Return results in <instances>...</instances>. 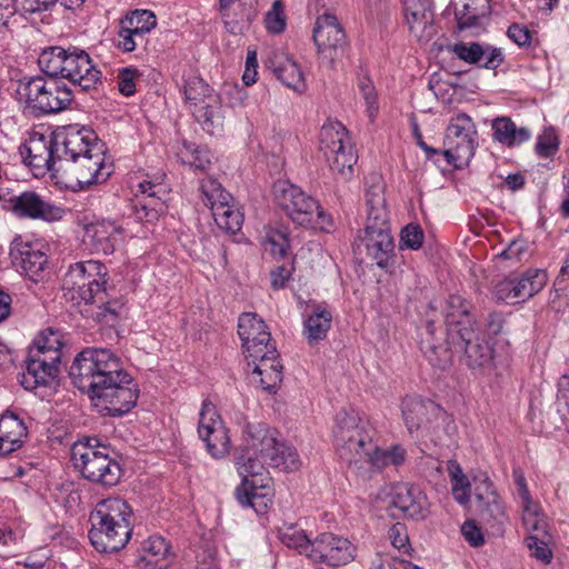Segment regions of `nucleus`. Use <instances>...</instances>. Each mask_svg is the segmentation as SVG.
I'll list each match as a JSON object with an SVG mask.
<instances>
[{
	"label": "nucleus",
	"mask_w": 569,
	"mask_h": 569,
	"mask_svg": "<svg viewBox=\"0 0 569 569\" xmlns=\"http://www.w3.org/2000/svg\"><path fill=\"white\" fill-rule=\"evenodd\" d=\"M269 68L288 88L302 91L306 87L305 77L296 61L283 54H276L269 60Z\"/></svg>",
	"instance_id": "2f4dec72"
},
{
	"label": "nucleus",
	"mask_w": 569,
	"mask_h": 569,
	"mask_svg": "<svg viewBox=\"0 0 569 569\" xmlns=\"http://www.w3.org/2000/svg\"><path fill=\"white\" fill-rule=\"evenodd\" d=\"M198 146L193 142L183 141L178 149L177 156L183 164L187 166H201L194 162L193 154L197 153Z\"/></svg>",
	"instance_id": "338daca9"
},
{
	"label": "nucleus",
	"mask_w": 569,
	"mask_h": 569,
	"mask_svg": "<svg viewBox=\"0 0 569 569\" xmlns=\"http://www.w3.org/2000/svg\"><path fill=\"white\" fill-rule=\"evenodd\" d=\"M279 539L284 546L297 550L309 559L311 549H313V539L311 540L303 529L295 525L284 526L279 530Z\"/></svg>",
	"instance_id": "ea45409f"
},
{
	"label": "nucleus",
	"mask_w": 569,
	"mask_h": 569,
	"mask_svg": "<svg viewBox=\"0 0 569 569\" xmlns=\"http://www.w3.org/2000/svg\"><path fill=\"white\" fill-rule=\"evenodd\" d=\"M122 21L123 24L140 27L148 32H151V30H153L157 26V18L154 13L144 9H137L130 12L122 19Z\"/></svg>",
	"instance_id": "603ef678"
},
{
	"label": "nucleus",
	"mask_w": 569,
	"mask_h": 569,
	"mask_svg": "<svg viewBox=\"0 0 569 569\" xmlns=\"http://www.w3.org/2000/svg\"><path fill=\"white\" fill-rule=\"evenodd\" d=\"M351 143L348 131L339 121L326 122L319 133V150L322 154H331L335 149Z\"/></svg>",
	"instance_id": "f704fd0d"
},
{
	"label": "nucleus",
	"mask_w": 569,
	"mask_h": 569,
	"mask_svg": "<svg viewBox=\"0 0 569 569\" xmlns=\"http://www.w3.org/2000/svg\"><path fill=\"white\" fill-rule=\"evenodd\" d=\"M289 247V240L284 232L273 230L267 234L264 241V249L269 251L273 257L282 258L286 256Z\"/></svg>",
	"instance_id": "5fc2aeb1"
},
{
	"label": "nucleus",
	"mask_w": 569,
	"mask_h": 569,
	"mask_svg": "<svg viewBox=\"0 0 569 569\" xmlns=\"http://www.w3.org/2000/svg\"><path fill=\"white\" fill-rule=\"evenodd\" d=\"M508 38L512 40L518 46H527L531 40V32L527 27L512 24L508 28L507 31Z\"/></svg>",
	"instance_id": "0e129e2a"
},
{
	"label": "nucleus",
	"mask_w": 569,
	"mask_h": 569,
	"mask_svg": "<svg viewBox=\"0 0 569 569\" xmlns=\"http://www.w3.org/2000/svg\"><path fill=\"white\" fill-rule=\"evenodd\" d=\"M107 268L101 262L88 260L69 267L63 279L64 297L74 305L96 306L92 316L100 322L110 323L116 320L120 303L108 301Z\"/></svg>",
	"instance_id": "7ed1b4c3"
},
{
	"label": "nucleus",
	"mask_w": 569,
	"mask_h": 569,
	"mask_svg": "<svg viewBox=\"0 0 569 569\" xmlns=\"http://www.w3.org/2000/svg\"><path fill=\"white\" fill-rule=\"evenodd\" d=\"M525 542L531 557L543 563H549L552 560V550L550 548V545L552 543V535H547L545 538L527 537Z\"/></svg>",
	"instance_id": "49530a36"
},
{
	"label": "nucleus",
	"mask_w": 569,
	"mask_h": 569,
	"mask_svg": "<svg viewBox=\"0 0 569 569\" xmlns=\"http://www.w3.org/2000/svg\"><path fill=\"white\" fill-rule=\"evenodd\" d=\"M391 505L415 520H422L429 515L426 495L418 487L409 483H398L393 487Z\"/></svg>",
	"instance_id": "c85d7f7f"
},
{
	"label": "nucleus",
	"mask_w": 569,
	"mask_h": 569,
	"mask_svg": "<svg viewBox=\"0 0 569 569\" xmlns=\"http://www.w3.org/2000/svg\"><path fill=\"white\" fill-rule=\"evenodd\" d=\"M40 70L50 77L67 79L83 91L94 89L101 79L90 56L79 48L50 47L38 59Z\"/></svg>",
	"instance_id": "423d86ee"
},
{
	"label": "nucleus",
	"mask_w": 569,
	"mask_h": 569,
	"mask_svg": "<svg viewBox=\"0 0 569 569\" xmlns=\"http://www.w3.org/2000/svg\"><path fill=\"white\" fill-rule=\"evenodd\" d=\"M366 459L372 467L382 469L388 466L387 449H380L372 443L371 438L368 446L361 451V460Z\"/></svg>",
	"instance_id": "4d7b16f0"
},
{
	"label": "nucleus",
	"mask_w": 569,
	"mask_h": 569,
	"mask_svg": "<svg viewBox=\"0 0 569 569\" xmlns=\"http://www.w3.org/2000/svg\"><path fill=\"white\" fill-rule=\"evenodd\" d=\"M447 161L456 168L467 166L475 154L477 131L470 117L465 113L451 118L443 140Z\"/></svg>",
	"instance_id": "9b49d317"
},
{
	"label": "nucleus",
	"mask_w": 569,
	"mask_h": 569,
	"mask_svg": "<svg viewBox=\"0 0 569 569\" xmlns=\"http://www.w3.org/2000/svg\"><path fill=\"white\" fill-rule=\"evenodd\" d=\"M450 50L461 60L468 63H478L482 56L483 50L479 43H465L459 42L450 47Z\"/></svg>",
	"instance_id": "864d4df0"
},
{
	"label": "nucleus",
	"mask_w": 569,
	"mask_h": 569,
	"mask_svg": "<svg viewBox=\"0 0 569 569\" xmlns=\"http://www.w3.org/2000/svg\"><path fill=\"white\" fill-rule=\"evenodd\" d=\"M262 357H248L252 367L251 380L268 392H274L282 381V366L276 347L260 352Z\"/></svg>",
	"instance_id": "b1692460"
},
{
	"label": "nucleus",
	"mask_w": 569,
	"mask_h": 569,
	"mask_svg": "<svg viewBox=\"0 0 569 569\" xmlns=\"http://www.w3.org/2000/svg\"><path fill=\"white\" fill-rule=\"evenodd\" d=\"M19 101L31 113H57L68 108L72 101V91L57 77H31L19 81L17 88Z\"/></svg>",
	"instance_id": "6e6552de"
},
{
	"label": "nucleus",
	"mask_w": 569,
	"mask_h": 569,
	"mask_svg": "<svg viewBox=\"0 0 569 569\" xmlns=\"http://www.w3.org/2000/svg\"><path fill=\"white\" fill-rule=\"evenodd\" d=\"M547 281V272L542 269H530L520 278H506L500 281V300L508 305L523 302L540 292Z\"/></svg>",
	"instance_id": "412c9836"
},
{
	"label": "nucleus",
	"mask_w": 569,
	"mask_h": 569,
	"mask_svg": "<svg viewBox=\"0 0 569 569\" xmlns=\"http://www.w3.org/2000/svg\"><path fill=\"white\" fill-rule=\"evenodd\" d=\"M24 423L13 415L0 417V455H9L22 446Z\"/></svg>",
	"instance_id": "473e14b6"
},
{
	"label": "nucleus",
	"mask_w": 569,
	"mask_h": 569,
	"mask_svg": "<svg viewBox=\"0 0 569 569\" xmlns=\"http://www.w3.org/2000/svg\"><path fill=\"white\" fill-rule=\"evenodd\" d=\"M0 201L4 202V209L19 217L56 221L64 214L62 208L49 203L33 191H26L19 196L11 194L8 198L0 193Z\"/></svg>",
	"instance_id": "a211bd4d"
},
{
	"label": "nucleus",
	"mask_w": 569,
	"mask_h": 569,
	"mask_svg": "<svg viewBox=\"0 0 569 569\" xmlns=\"http://www.w3.org/2000/svg\"><path fill=\"white\" fill-rule=\"evenodd\" d=\"M198 435L212 458L221 459L229 453L231 449L229 431L216 405L210 400L202 401L199 411Z\"/></svg>",
	"instance_id": "4468645a"
},
{
	"label": "nucleus",
	"mask_w": 569,
	"mask_h": 569,
	"mask_svg": "<svg viewBox=\"0 0 569 569\" xmlns=\"http://www.w3.org/2000/svg\"><path fill=\"white\" fill-rule=\"evenodd\" d=\"M522 523L528 532V537H547L551 535L550 526L540 503L533 502L521 507Z\"/></svg>",
	"instance_id": "e433bc0d"
},
{
	"label": "nucleus",
	"mask_w": 569,
	"mask_h": 569,
	"mask_svg": "<svg viewBox=\"0 0 569 569\" xmlns=\"http://www.w3.org/2000/svg\"><path fill=\"white\" fill-rule=\"evenodd\" d=\"M238 335L248 357H261L262 350L276 347L264 321L257 313L246 312L239 317Z\"/></svg>",
	"instance_id": "4be33fe9"
},
{
	"label": "nucleus",
	"mask_w": 569,
	"mask_h": 569,
	"mask_svg": "<svg viewBox=\"0 0 569 569\" xmlns=\"http://www.w3.org/2000/svg\"><path fill=\"white\" fill-rule=\"evenodd\" d=\"M10 256L21 272L32 281L38 282L44 278L48 259L41 243L18 236L11 242Z\"/></svg>",
	"instance_id": "6ab92c4d"
},
{
	"label": "nucleus",
	"mask_w": 569,
	"mask_h": 569,
	"mask_svg": "<svg viewBox=\"0 0 569 569\" xmlns=\"http://www.w3.org/2000/svg\"><path fill=\"white\" fill-rule=\"evenodd\" d=\"M200 189L202 201L210 208L211 212L220 202L232 201L231 194L222 188L220 182L211 177L204 178L201 181Z\"/></svg>",
	"instance_id": "a18cd8bd"
},
{
	"label": "nucleus",
	"mask_w": 569,
	"mask_h": 569,
	"mask_svg": "<svg viewBox=\"0 0 569 569\" xmlns=\"http://www.w3.org/2000/svg\"><path fill=\"white\" fill-rule=\"evenodd\" d=\"M388 537L395 548L400 551L407 552L409 546V538L407 529L402 523L393 525L389 531Z\"/></svg>",
	"instance_id": "bf43d9fd"
},
{
	"label": "nucleus",
	"mask_w": 569,
	"mask_h": 569,
	"mask_svg": "<svg viewBox=\"0 0 569 569\" xmlns=\"http://www.w3.org/2000/svg\"><path fill=\"white\" fill-rule=\"evenodd\" d=\"M121 228L116 222L100 219L83 224L82 242L93 253L110 254L114 251Z\"/></svg>",
	"instance_id": "393cba45"
},
{
	"label": "nucleus",
	"mask_w": 569,
	"mask_h": 569,
	"mask_svg": "<svg viewBox=\"0 0 569 569\" xmlns=\"http://www.w3.org/2000/svg\"><path fill=\"white\" fill-rule=\"evenodd\" d=\"M70 178L74 179L80 188L102 183L111 176L113 164L104 152L102 143H93L86 154L59 166Z\"/></svg>",
	"instance_id": "ddd939ff"
},
{
	"label": "nucleus",
	"mask_w": 569,
	"mask_h": 569,
	"mask_svg": "<svg viewBox=\"0 0 569 569\" xmlns=\"http://www.w3.org/2000/svg\"><path fill=\"white\" fill-rule=\"evenodd\" d=\"M258 60L256 51L248 50L246 58V69L242 76V80L246 86H251L257 81L258 74Z\"/></svg>",
	"instance_id": "680f3d73"
},
{
	"label": "nucleus",
	"mask_w": 569,
	"mask_h": 569,
	"mask_svg": "<svg viewBox=\"0 0 569 569\" xmlns=\"http://www.w3.org/2000/svg\"><path fill=\"white\" fill-rule=\"evenodd\" d=\"M144 46L140 40H136L133 36L122 27L118 31V48L124 52H132L138 47Z\"/></svg>",
	"instance_id": "69168bd1"
},
{
	"label": "nucleus",
	"mask_w": 569,
	"mask_h": 569,
	"mask_svg": "<svg viewBox=\"0 0 569 569\" xmlns=\"http://www.w3.org/2000/svg\"><path fill=\"white\" fill-rule=\"evenodd\" d=\"M312 37L320 58L332 67L346 48V33L337 17L331 13L318 17Z\"/></svg>",
	"instance_id": "2eb2a0df"
},
{
	"label": "nucleus",
	"mask_w": 569,
	"mask_h": 569,
	"mask_svg": "<svg viewBox=\"0 0 569 569\" xmlns=\"http://www.w3.org/2000/svg\"><path fill=\"white\" fill-rule=\"evenodd\" d=\"M71 461L84 479L102 487L116 486L122 475L120 463L110 455L109 447L93 438L73 443Z\"/></svg>",
	"instance_id": "0eeeda50"
},
{
	"label": "nucleus",
	"mask_w": 569,
	"mask_h": 569,
	"mask_svg": "<svg viewBox=\"0 0 569 569\" xmlns=\"http://www.w3.org/2000/svg\"><path fill=\"white\" fill-rule=\"evenodd\" d=\"M69 373L73 385L89 395L94 408L103 416H122L137 403V383L123 369L120 358L109 349L81 351Z\"/></svg>",
	"instance_id": "f03ea898"
},
{
	"label": "nucleus",
	"mask_w": 569,
	"mask_h": 569,
	"mask_svg": "<svg viewBox=\"0 0 569 569\" xmlns=\"http://www.w3.org/2000/svg\"><path fill=\"white\" fill-rule=\"evenodd\" d=\"M323 157L330 170L346 179L351 174L353 164L357 162V157L351 143L335 149V152L323 154Z\"/></svg>",
	"instance_id": "a19ab883"
},
{
	"label": "nucleus",
	"mask_w": 569,
	"mask_h": 569,
	"mask_svg": "<svg viewBox=\"0 0 569 569\" xmlns=\"http://www.w3.org/2000/svg\"><path fill=\"white\" fill-rule=\"evenodd\" d=\"M445 319L447 342L467 340L473 329L470 303L459 295L449 296L446 302Z\"/></svg>",
	"instance_id": "5701e85b"
},
{
	"label": "nucleus",
	"mask_w": 569,
	"mask_h": 569,
	"mask_svg": "<svg viewBox=\"0 0 569 569\" xmlns=\"http://www.w3.org/2000/svg\"><path fill=\"white\" fill-rule=\"evenodd\" d=\"M485 0H466L460 9H456V19L460 30L480 26V20L487 13L486 6L478 7Z\"/></svg>",
	"instance_id": "c03bdc74"
},
{
	"label": "nucleus",
	"mask_w": 569,
	"mask_h": 569,
	"mask_svg": "<svg viewBox=\"0 0 569 569\" xmlns=\"http://www.w3.org/2000/svg\"><path fill=\"white\" fill-rule=\"evenodd\" d=\"M559 149V140L552 128H546L537 138L535 151L540 158H551Z\"/></svg>",
	"instance_id": "09e8293b"
},
{
	"label": "nucleus",
	"mask_w": 569,
	"mask_h": 569,
	"mask_svg": "<svg viewBox=\"0 0 569 569\" xmlns=\"http://www.w3.org/2000/svg\"><path fill=\"white\" fill-rule=\"evenodd\" d=\"M368 217L366 227H389L388 211L385 204V199L380 192L368 191L367 194Z\"/></svg>",
	"instance_id": "37998d69"
},
{
	"label": "nucleus",
	"mask_w": 569,
	"mask_h": 569,
	"mask_svg": "<svg viewBox=\"0 0 569 569\" xmlns=\"http://www.w3.org/2000/svg\"><path fill=\"white\" fill-rule=\"evenodd\" d=\"M264 26L270 33H281L287 26L284 7L281 0H276L271 9L266 13Z\"/></svg>",
	"instance_id": "8fccbe9b"
},
{
	"label": "nucleus",
	"mask_w": 569,
	"mask_h": 569,
	"mask_svg": "<svg viewBox=\"0 0 569 569\" xmlns=\"http://www.w3.org/2000/svg\"><path fill=\"white\" fill-rule=\"evenodd\" d=\"M333 439L340 456L349 461L361 460V451L371 438L365 421L355 410H341L336 416Z\"/></svg>",
	"instance_id": "f8f14e48"
},
{
	"label": "nucleus",
	"mask_w": 569,
	"mask_h": 569,
	"mask_svg": "<svg viewBox=\"0 0 569 569\" xmlns=\"http://www.w3.org/2000/svg\"><path fill=\"white\" fill-rule=\"evenodd\" d=\"M212 217L217 226L229 233H236L241 229L243 213L232 201L220 202L213 208Z\"/></svg>",
	"instance_id": "4c0bfd02"
},
{
	"label": "nucleus",
	"mask_w": 569,
	"mask_h": 569,
	"mask_svg": "<svg viewBox=\"0 0 569 569\" xmlns=\"http://www.w3.org/2000/svg\"><path fill=\"white\" fill-rule=\"evenodd\" d=\"M355 244L359 250L363 247L367 254L381 268L387 266L395 248L389 227H365Z\"/></svg>",
	"instance_id": "a878e982"
},
{
	"label": "nucleus",
	"mask_w": 569,
	"mask_h": 569,
	"mask_svg": "<svg viewBox=\"0 0 569 569\" xmlns=\"http://www.w3.org/2000/svg\"><path fill=\"white\" fill-rule=\"evenodd\" d=\"M137 76L138 71L136 69L124 68L119 71L118 88L122 94L131 96L134 93Z\"/></svg>",
	"instance_id": "13d9d810"
},
{
	"label": "nucleus",
	"mask_w": 569,
	"mask_h": 569,
	"mask_svg": "<svg viewBox=\"0 0 569 569\" xmlns=\"http://www.w3.org/2000/svg\"><path fill=\"white\" fill-rule=\"evenodd\" d=\"M244 441L249 455L240 456L236 462L242 477L236 497L241 506L264 513L272 503L271 478L266 466L292 472L299 470L302 462L296 448L283 441L271 427L249 426Z\"/></svg>",
	"instance_id": "f257e3e1"
},
{
	"label": "nucleus",
	"mask_w": 569,
	"mask_h": 569,
	"mask_svg": "<svg viewBox=\"0 0 569 569\" xmlns=\"http://www.w3.org/2000/svg\"><path fill=\"white\" fill-rule=\"evenodd\" d=\"M131 507L121 498H107L97 503L89 520V539L100 552L122 549L131 537Z\"/></svg>",
	"instance_id": "20e7f679"
},
{
	"label": "nucleus",
	"mask_w": 569,
	"mask_h": 569,
	"mask_svg": "<svg viewBox=\"0 0 569 569\" xmlns=\"http://www.w3.org/2000/svg\"><path fill=\"white\" fill-rule=\"evenodd\" d=\"M531 137L528 127L518 126L510 117H500V144L512 149L529 141Z\"/></svg>",
	"instance_id": "58836bf2"
},
{
	"label": "nucleus",
	"mask_w": 569,
	"mask_h": 569,
	"mask_svg": "<svg viewBox=\"0 0 569 569\" xmlns=\"http://www.w3.org/2000/svg\"><path fill=\"white\" fill-rule=\"evenodd\" d=\"M356 558V546L342 536L322 532L313 539V549L309 559L315 563L340 567Z\"/></svg>",
	"instance_id": "dca6fc26"
},
{
	"label": "nucleus",
	"mask_w": 569,
	"mask_h": 569,
	"mask_svg": "<svg viewBox=\"0 0 569 569\" xmlns=\"http://www.w3.org/2000/svg\"><path fill=\"white\" fill-rule=\"evenodd\" d=\"M24 162L36 170V176L54 170L56 148L54 138H46L43 134H32L24 144L22 152Z\"/></svg>",
	"instance_id": "cd10ccee"
},
{
	"label": "nucleus",
	"mask_w": 569,
	"mask_h": 569,
	"mask_svg": "<svg viewBox=\"0 0 569 569\" xmlns=\"http://www.w3.org/2000/svg\"><path fill=\"white\" fill-rule=\"evenodd\" d=\"M450 347L455 348L457 351H463L468 358L469 365L473 367H481L487 365L493 359L495 349L491 346L481 345L480 342L475 340V330H471L470 338L467 340L459 341H448Z\"/></svg>",
	"instance_id": "72a5a7b5"
},
{
	"label": "nucleus",
	"mask_w": 569,
	"mask_h": 569,
	"mask_svg": "<svg viewBox=\"0 0 569 569\" xmlns=\"http://www.w3.org/2000/svg\"><path fill=\"white\" fill-rule=\"evenodd\" d=\"M332 315L329 310L317 307L305 320L303 335L309 345H316L327 337L331 328Z\"/></svg>",
	"instance_id": "c9c22d12"
},
{
	"label": "nucleus",
	"mask_w": 569,
	"mask_h": 569,
	"mask_svg": "<svg viewBox=\"0 0 569 569\" xmlns=\"http://www.w3.org/2000/svg\"><path fill=\"white\" fill-rule=\"evenodd\" d=\"M437 342L435 321L428 320L421 338V350L432 367L445 370L451 365V351Z\"/></svg>",
	"instance_id": "7c9ffc66"
},
{
	"label": "nucleus",
	"mask_w": 569,
	"mask_h": 569,
	"mask_svg": "<svg viewBox=\"0 0 569 569\" xmlns=\"http://www.w3.org/2000/svg\"><path fill=\"white\" fill-rule=\"evenodd\" d=\"M513 480L517 486L518 496L521 500V507L536 502L530 496L526 478L520 469L513 470Z\"/></svg>",
	"instance_id": "e2e57ef3"
},
{
	"label": "nucleus",
	"mask_w": 569,
	"mask_h": 569,
	"mask_svg": "<svg viewBox=\"0 0 569 569\" xmlns=\"http://www.w3.org/2000/svg\"><path fill=\"white\" fill-rule=\"evenodd\" d=\"M463 538L472 547H479L483 543V537L479 527L471 520H467L461 527Z\"/></svg>",
	"instance_id": "052dcab7"
},
{
	"label": "nucleus",
	"mask_w": 569,
	"mask_h": 569,
	"mask_svg": "<svg viewBox=\"0 0 569 569\" xmlns=\"http://www.w3.org/2000/svg\"><path fill=\"white\" fill-rule=\"evenodd\" d=\"M173 555L169 543L160 536H152L143 541L139 558L141 569H168Z\"/></svg>",
	"instance_id": "c756f323"
},
{
	"label": "nucleus",
	"mask_w": 569,
	"mask_h": 569,
	"mask_svg": "<svg viewBox=\"0 0 569 569\" xmlns=\"http://www.w3.org/2000/svg\"><path fill=\"white\" fill-rule=\"evenodd\" d=\"M358 89L365 100L368 117L372 121L378 112L377 93L373 83L368 77H361L358 80Z\"/></svg>",
	"instance_id": "3c124183"
},
{
	"label": "nucleus",
	"mask_w": 569,
	"mask_h": 569,
	"mask_svg": "<svg viewBox=\"0 0 569 569\" xmlns=\"http://www.w3.org/2000/svg\"><path fill=\"white\" fill-rule=\"evenodd\" d=\"M447 471L451 481V492L453 499L462 507H468L470 502L471 486L462 472L461 467L456 461H449Z\"/></svg>",
	"instance_id": "79ce46f5"
},
{
	"label": "nucleus",
	"mask_w": 569,
	"mask_h": 569,
	"mask_svg": "<svg viewBox=\"0 0 569 569\" xmlns=\"http://www.w3.org/2000/svg\"><path fill=\"white\" fill-rule=\"evenodd\" d=\"M405 21L420 42H429L437 33L433 0H402Z\"/></svg>",
	"instance_id": "aec40b11"
},
{
	"label": "nucleus",
	"mask_w": 569,
	"mask_h": 569,
	"mask_svg": "<svg viewBox=\"0 0 569 569\" xmlns=\"http://www.w3.org/2000/svg\"><path fill=\"white\" fill-rule=\"evenodd\" d=\"M186 103L202 129L210 134L221 131L224 111L220 97L200 77L191 76L184 80Z\"/></svg>",
	"instance_id": "9d476101"
},
{
	"label": "nucleus",
	"mask_w": 569,
	"mask_h": 569,
	"mask_svg": "<svg viewBox=\"0 0 569 569\" xmlns=\"http://www.w3.org/2000/svg\"><path fill=\"white\" fill-rule=\"evenodd\" d=\"M93 143H100L94 132L88 128L69 126L54 133V148L59 166H64L91 150Z\"/></svg>",
	"instance_id": "f3484780"
},
{
	"label": "nucleus",
	"mask_w": 569,
	"mask_h": 569,
	"mask_svg": "<svg viewBox=\"0 0 569 569\" xmlns=\"http://www.w3.org/2000/svg\"><path fill=\"white\" fill-rule=\"evenodd\" d=\"M163 201L150 202V200L137 199L133 210L138 220L153 222L164 211Z\"/></svg>",
	"instance_id": "de8ad7c7"
},
{
	"label": "nucleus",
	"mask_w": 569,
	"mask_h": 569,
	"mask_svg": "<svg viewBox=\"0 0 569 569\" xmlns=\"http://www.w3.org/2000/svg\"><path fill=\"white\" fill-rule=\"evenodd\" d=\"M401 412L409 433L422 429L428 430L429 416L436 420H446V415L432 401H426L418 397H406L401 403Z\"/></svg>",
	"instance_id": "bb28decb"
},
{
	"label": "nucleus",
	"mask_w": 569,
	"mask_h": 569,
	"mask_svg": "<svg viewBox=\"0 0 569 569\" xmlns=\"http://www.w3.org/2000/svg\"><path fill=\"white\" fill-rule=\"evenodd\" d=\"M274 196L288 217L302 227L329 232L333 227L331 217L321 208L318 200L299 187L289 182L274 186Z\"/></svg>",
	"instance_id": "1a4fd4ad"
},
{
	"label": "nucleus",
	"mask_w": 569,
	"mask_h": 569,
	"mask_svg": "<svg viewBox=\"0 0 569 569\" xmlns=\"http://www.w3.org/2000/svg\"><path fill=\"white\" fill-rule=\"evenodd\" d=\"M523 252V242L519 240H512L509 243L508 248L500 252V259L519 261Z\"/></svg>",
	"instance_id": "774afa93"
},
{
	"label": "nucleus",
	"mask_w": 569,
	"mask_h": 569,
	"mask_svg": "<svg viewBox=\"0 0 569 569\" xmlns=\"http://www.w3.org/2000/svg\"><path fill=\"white\" fill-rule=\"evenodd\" d=\"M423 231L420 226L409 223L400 234V247L411 250H418L423 242Z\"/></svg>",
	"instance_id": "6e6d98bb"
},
{
	"label": "nucleus",
	"mask_w": 569,
	"mask_h": 569,
	"mask_svg": "<svg viewBox=\"0 0 569 569\" xmlns=\"http://www.w3.org/2000/svg\"><path fill=\"white\" fill-rule=\"evenodd\" d=\"M62 336L47 329L38 335L29 347L26 368L20 375V383L26 390L52 388L59 376L62 358Z\"/></svg>",
	"instance_id": "39448f33"
}]
</instances>
